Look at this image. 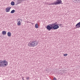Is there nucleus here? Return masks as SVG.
Returning a JSON list of instances; mask_svg holds the SVG:
<instances>
[{
	"label": "nucleus",
	"mask_w": 80,
	"mask_h": 80,
	"mask_svg": "<svg viewBox=\"0 0 80 80\" xmlns=\"http://www.w3.org/2000/svg\"><path fill=\"white\" fill-rule=\"evenodd\" d=\"M47 29L50 31L52 29L53 30H57L59 28V26L58 24H49L46 27Z\"/></svg>",
	"instance_id": "1"
},
{
	"label": "nucleus",
	"mask_w": 80,
	"mask_h": 80,
	"mask_svg": "<svg viewBox=\"0 0 80 80\" xmlns=\"http://www.w3.org/2000/svg\"><path fill=\"white\" fill-rule=\"evenodd\" d=\"M38 44V42L36 40L30 42L28 43L29 47H35Z\"/></svg>",
	"instance_id": "2"
},
{
	"label": "nucleus",
	"mask_w": 80,
	"mask_h": 80,
	"mask_svg": "<svg viewBox=\"0 0 80 80\" xmlns=\"http://www.w3.org/2000/svg\"><path fill=\"white\" fill-rule=\"evenodd\" d=\"M8 65V62L6 61V60L4 59L0 60V67H4Z\"/></svg>",
	"instance_id": "3"
},
{
	"label": "nucleus",
	"mask_w": 80,
	"mask_h": 80,
	"mask_svg": "<svg viewBox=\"0 0 80 80\" xmlns=\"http://www.w3.org/2000/svg\"><path fill=\"white\" fill-rule=\"evenodd\" d=\"M62 0H57L56 2H55V4L56 5H59L62 3Z\"/></svg>",
	"instance_id": "4"
},
{
	"label": "nucleus",
	"mask_w": 80,
	"mask_h": 80,
	"mask_svg": "<svg viewBox=\"0 0 80 80\" xmlns=\"http://www.w3.org/2000/svg\"><path fill=\"white\" fill-rule=\"evenodd\" d=\"M11 8V7H10V8L8 7L6 9V12H10V9Z\"/></svg>",
	"instance_id": "5"
},
{
	"label": "nucleus",
	"mask_w": 80,
	"mask_h": 80,
	"mask_svg": "<svg viewBox=\"0 0 80 80\" xmlns=\"http://www.w3.org/2000/svg\"><path fill=\"white\" fill-rule=\"evenodd\" d=\"M24 0H18V2L17 3V5H18L20 3H21V2H23Z\"/></svg>",
	"instance_id": "6"
},
{
	"label": "nucleus",
	"mask_w": 80,
	"mask_h": 80,
	"mask_svg": "<svg viewBox=\"0 0 80 80\" xmlns=\"http://www.w3.org/2000/svg\"><path fill=\"white\" fill-rule=\"evenodd\" d=\"M11 35L12 34H11V32H8V37H11Z\"/></svg>",
	"instance_id": "7"
},
{
	"label": "nucleus",
	"mask_w": 80,
	"mask_h": 80,
	"mask_svg": "<svg viewBox=\"0 0 80 80\" xmlns=\"http://www.w3.org/2000/svg\"><path fill=\"white\" fill-rule=\"evenodd\" d=\"M2 35H6V34H7V32L5 31H3L2 32Z\"/></svg>",
	"instance_id": "8"
},
{
	"label": "nucleus",
	"mask_w": 80,
	"mask_h": 80,
	"mask_svg": "<svg viewBox=\"0 0 80 80\" xmlns=\"http://www.w3.org/2000/svg\"><path fill=\"white\" fill-rule=\"evenodd\" d=\"M11 5L13 6V5H15V2L13 1H12L11 2Z\"/></svg>",
	"instance_id": "9"
},
{
	"label": "nucleus",
	"mask_w": 80,
	"mask_h": 80,
	"mask_svg": "<svg viewBox=\"0 0 80 80\" xmlns=\"http://www.w3.org/2000/svg\"><path fill=\"white\" fill-rule=\"evenodd\" d=\"M35 28H38V24H36L35 25Z\"/></svg>",
	"instance_id": "10"
},
{
	"label": "nucleus",
	"mask_w": 80,
	"mask_h": 80,
	"mask_svg": "<svg viewBox=\"0 0 80 80\" xmlns=\"http://www.w3.org/2000/svg\"><path fill=\"white\" fill-rule=\"evenodd\" d=\"M15 10H12V11L11 12V13H15Z\"/></svg>",
	"instance_id": "11"
},
{
	"label": "nucleus",
	"mask_w": 80,
	"mask_h": 80,
	"mask_svg": "<svg viewBox=\"0 0 80 80\" xmlns=\"http://www.w3.org/2000/svg\"><path fill=\"white\" fill-rule=\"evenodd\" d=\"M17 25L19 26H20V25H21V22H18Z\"/></svg>",
	"instance_id": "12"
},
{
	"label": "nucleus",
	"mask_w": 80,
	"mask_h": 80,
	"mask_svg": "<svg viewBox=\"0 0 80 80\" xmlns=\"http://www.w3.org/2000/svg\"><path fill=\"white\" fill-rule=\"evenodd\" d=\"M58 25H59V26H60V27H62V24H58Z\"/></svg>",
	"instance_id": "13"
},
{
	"label": "nucleus",
	"mask_w": 80,
	"mask_h": 80,
	"mask_svg": "<svg viewBox=\"0 0 80 80\" xmlns=\"http://www.w3.org/2000/svg\"><path fill=\"white\" fill-rule=\"evenodd\" d=\"M77 28H80V25H78L77 26H76Z\"/></svg>",
	"instance_id": "14"
},
{
	"label": "nucleus",
	"mask_w": 80,
	"mask_h": 80,
	"mask_svg": "<svg viewBox=\"0 0 80 80\" xmlns=\"http://www.w3.org/2000/svg\"><path fill=\"white\" fill-rule=\"evenodd\" d=\"M64 57H67V55H68V54H64L63 55Z\"/></svg>",
	"instance_id": "15"
},
{
	"label": "nucleus",
	"mask_w": 80,
	"mask_h": 80,
	"mask_svg": "<svg viewBox=\"0 0 80 80\" xmlns=\"http://www.w3.org/2000/svg\"><path fill=\"white\" fill-rule=\"evenodd\" d=\"M80 25V22H79L76 25V27L77 26V25Z\"/></svg>",
	"instance_id": "16"
},
{
	"label": "nucleus",
	"mask_w": 80,
	"mask_h": 80,
	"mask_svg": "<svg viewBox=\"0 0 80 80\" xmlns=\"http://www.w3.org/2000/svg\"><path fill=\"white\" fill-rule=\"evenodd\" d=\"M50 5H55V2H54L53 3H50Z\"/></svg>",
	"instance_id": "17"
},
{
	"label": "nucleus",
	"mask_w": 80,
	"mask_h": 80,
	"mask_svg": "<svg viewBox=\"0 0 80 80\" xmlns=\"http://www.w3.org/2000/svg\"><path fill=\"white\" fill-rule=\"evenodd\" d=\"M26 79L27 80H29V79H30V78L29 77H27L26 78Z\"/></svg>",
	"instance_id": "18"
},
{
	"label": "nucleus",
	"mask_w": 80,
	"mask_h": 80,
	"mask_svg": "<svg viewBox=\"0 0 80 80\" xmlns=\"http://www.w3.org/2000/svg\"><path fill=\"white\" fill-rule=\"evenodd\" d=\"M53 80H57V79H56V78L54 77V78H53Z\"/></svg>",
	"instance_id": "19"
},
{
	"label": "nucleus",
	"mask_w": 80,
	"mask_h": 80,
	"mask_svg": "<svg viewBox=\"0 0 80 80\" xmlns=\"http://www.w3.org/2000/svg\"><path fill=\"white\" fill-rule=\"evenodd\" d=\"M18 20H19V21H18V22H19V23H21V22H20V19H18Z\"/></svg>",
	"instance_id": "20"
},
{
	"label": "nucleus",
	"mask_w": 80,
	"mask_h": 80,
	"mask_svg": "<svg viewBox=\"0 0 80 80\" xmlns=\"http://www.w3.org/2000/svg\"><path fill=\"white\" fill-rule=\"evenodd\" d=\"M78 0V1H79L80 0H75V1H77Z\"/></svg>",
	"instance_id": "21"
},
{
	"label": "nucleus",
	"mask_w": 80,
	"mask_h": 80,
	"mask_svg": "<svg viewBox=\"0 0 80 80\" xmlns=\"http://www.w3.org/2000/svg\"><path fill=\"white\" fill-rule=\"evenodd\" d=\"M22 79L23 80H24V79H23V78H22Z\"/></svg>",
	"instance_id": "22"
},
{
	"label": "nucleus",
	"mask_w": 80,
	"mask_h": 80,
	"mask_svg": "<svg viewBox=\"0 0 80 80\" xmlns=\"http://www.w3.org/2000/svg\"><path fill=\"white\" fill-rule=\"evenodd\" d=\"M54 24H57V22H56L54 23Z\"/></svg>",
	"instance_id": "23"
},
{
	"label": "nucleus",
	"mask_w": 80,
	"mask_h": 80,
	"mask_svg": "<svg viewBox=\"0 0 80 80\" xmlns=\"http://www.w3.org/2000/svg\"><path fill=\"white\" fill-rule=\"evenodd\" d=\"M48 5H50V4H48Z\"/></svg>",
	"instance_id": "24"
},
{
	"label": "nucleus",
	"mask_w": 80,
	"mask_h": 80,
	"mask_svg": "<svg viewBox=\"0 0 80 80\" xmlns=\"http://www.w3.org/2000/svg\"><path fill=\"white\" fill-rule=\"evenodd\" d=\"M21 20H22V19H20Z\"/></svg>",
	"instance_id": "25"
}]
</instances>
